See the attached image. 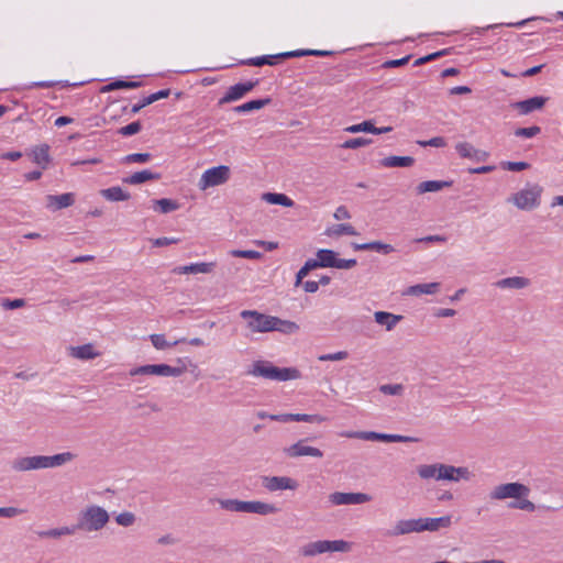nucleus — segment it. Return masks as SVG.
<instances>
[{
    "instance_id": "nucleus-1",
    "label": "nucleus",
    "mask_w": 563,
    "mask_h": 563,
    "mask_svg": "<svg viewBox=\"0 0 563 563\" xmlns=\"http://www.w3.org/2000/svg\"><path fill=\"white\" fill-rule=\"evenodd\" d=\"M254 377H263L275 382H287L300 378V372L295 367H277L269 361H255L246 372Z\"/></svg>"
},
{
    "instance_id": "nucleus-2",
    "label": "nucleus",
    "mask_w": 563,
    "mask_h": 563,
    "mask_svg": "<svg viewBox=\"0 0 563 563\" xmlns=\"http://www.w3.org/2000/svg\"><path fill=\"white\" fill-rule=\"evenodd\" d=\"M109 519L110 516L104 508L90 505L78 514L77 528L85 532L100 531L107 526Z\"/></svg>"
},
{
    "instance_id": "nucleus-3",
    "label": "nucleus",
    "mask_w": 563,
    "mask_h": 563,
    "mask_svg": "<svg viewBox=\"0 0 563 563\" xmlns=\"http://www.w3.org/2000/svg\"><path fill=\"white\" fill-rule=\"evenodd\" d=\"M220 507L232 512H250L262 516L274 515L278 512V508L274 504L260 500L244 501L239 499H220Z\"/></svg>"
},
{
    "instance_id": "nucleus-4",
    "label": "nucleus",
    "mask_w": 563,
    "mask_h": 563,
    "mask_svg": "<svg viewBox=\"0 0 563 563\" xmlns=\"http://www.w3.org/2000/svg\"><path fill=\"white\" fill-rule=\"evenodd\" d=\"M352 543L344 540H318L309 542L300 548L303 556H316L325 552H349Z\"/></svg>"
},
{
    "instance_id": "nucleus-5",
    "label": "nucleus",
    "mask_w": 563,
    "mask_h": 563,
    "mask_svg": "<svg viewBox=\"0 0 563 563\" xmlns=\"http://www.w3.org/2000/svg\"><path fill=\"white\" fill-rule=\"evenodd\" d=\"M240 317L246 320V327L252 333L274 331V317L256 310H242Z\"/></svg>"
},
{
    "instance_id": "nucleus-6",
    "label": "nucleus",
    "mask_w": 563,
    "mask_h": 563,
    "mask_svg": "<svg viewBox=\"0 0 563 563\" xmlns=\"http://www.w3.org/2000/svg\"><path fill=\"white\" fill-rule=\"evenodd\" d=\"M541 192V187L534 185L532 187L519 190L512 195L508 201H511L517 208L521 210H533L540 205Z\"/></svg>"
},
{
    "instance_id": "nucleus-7",
    "label": "nucleus",
    "mask_w": 563,
    "mask_h": 563,
    "mask_svg": "<svg viewBox=\"0 0 563 563\" xmlns=\"http://www.w3.org/2000/svg\"><path fill=\"white\" fill-rule=\"evenodd\" d=\"M530 488L521 483H506L494 487L490 492L489 497L495 500H503L506 498L520 499L528 497Z\"/></svg>"
},
{
    "instance_id": "nucleus-8",
    "label": "nucleus",
    "mask_w": 563,
    "mask_h": 563,
    "mask_svg": "<svg viewBox=\"0 0 563 563\" xmlns=\"http://www.w3.org/2000/svg\"><path fill=\"white\" fill-rule=\"evenodd\" d=\"M230 177V168L225 165L209 168L203 172L199 180V187L207 189L224 184Z\"/></svg>"
},
{
    "instance_id": "nucleus-9",
    "label": "nucleus",
    "mask_w": 563,
    "mask_h": 563,
    "mask_svg": "<svg viewBox=\"0 0 563 563\" xmlns=\"http://www.w3.org/2000/svg\"><path fill=\"white\" fill-rule=\"evenodd\" d=\"M258 85V79L238 82L228 88L224 96L219 100V104L230 103L243 98Z\"/></svg>"
},
{
    "instance_id": "nucleus-10",
    "label": "nucleus",
    "mask_w": 563,
    "mask_h": 563,
    "mask_svg": "<svg viewBox=\"0 0 563 563\" xmlns=\"http://www.w3.org/2000/svg\"><path fill=\"white\" fill-rule=\"evenodd\" d=\"M262 486L268 492L295 490L298 488V482L288 476H263Z\"/></svg>"
},
{
    "instance_id": "nucleus-11",
    "label": "nucleus",
    "mask_w": 563,
    "mask_h": 563,
    "mask_svg": "<svg viewBox=\"0 0 563 563\" xmlns=\"http://www.w3.org/2000/svg\"><path fill=\"white\" fill-rule=\"evenodd\" d=\"M349 437H355L365 441H383V442H400V443H407V442H416L417 439L407 435H400V434H387V433H378L374 431H362L356 432L353 434H350Z\"/></svg>"
},
{
    "instance_id": "nucleus-12",
    "label": "nucleus",
    "mask_w": 563,
    "mask_h": 563,
    "mask_svg": "<svg viewBox=\"0 0 563 563\" xmlns=\"http://www.w3.org/2000/svg\"><path fill=\"white\" fill-rule=\"evenodd\" d=\"M329 500L336 506L360 505L372 500V496L365 493H341L335 492L329 496Z\"/></svg>"
},
{
    "instance_id": "nucleus-13",
    "label": "nucleus",
    "mask_w": 563,
    "mask_h": 563,
    "mask_svg": "<svg viewBox=\"0 0 563 563\" xmlns=\"http://www.w3.org/2000/svg\"><path fill=\"white\" fill-rule=\"evenodd\" d=\"M307 441L308 439L297 441L284 450L285 454L289 457L312 456L321 459L323 456V452L318 448L307 445Z\"/></svg>"
},
{
    "instance_id": "nucleus-14",
    "label": "nucleus",
    "mask_w": 563,
    "mask_h": 563,
    "mask_svg": "<svg viewBox=\"0 0 563 563\" xmlns=\"http://www.w3.org/2000/svg\"><path fill=\"white\" fill-rule=\"evenodd\" d=\"M45 455L18 457L12 462V468L16 472H27L46 468Z\"/></svg>"
},
{
    "instance_id": "nucleus-15",
    "label": "nucleus",
    "mask_w": 563,
    "mask_h": 563,
    "mask_svg": "<svg viewBox=\"0 0 563 563\" xmlns=\"http://www.w3.org/2000/svg\"><path fill=\"white\" fill-rule=\"evenodd\" d=\"M471 473L467 467H455L453 465L440 464L438 481L445 479L459 482L460 479H470Z\"/></svg>"
},
{
    "instance_id": "nucleus-16",
    "label": "nucleus",
    "mask_w": 563,
    "mask_h": 563,
    "mask_svg": "<svg viewBox=\"0 0 563 563\" xmlns=\"http://www.w3.org/2000/svg\"><path fill=\"white\" fill-rule=\"evenodd\" d=\"M412 532H421V523L419 519H402L396 522L394 528L387 532L389 537H398Z\"/></svg>"
},
{
    "instance_id": "nucleus-17",
    "label": "nucleus",
    "mask_w": 563,
    "mask_h": 563,
    "mask_svg": "<svg viewBox=\"0 0 563 563\" xmlns=\"http://www.w3.org/2000/svg\"><path fill=\"white\" fill-rule=\"evenodd\" d=\"M548 98L542 96H536L526 100L517 101L511 104L520 114H529L533 111L540 110L544 107Z\"/></svg>"
},
{
    "instance_id": "nucleus-18",
    "label": "nucleus",
    "mask_w": 563,
    "mask_h": 563,
    "mask_svg": "<svg viewBox=\"0 0 563 563\" xmlns=\"http://www.w3.org/2000/svg\"><path fill=\"white\" fill-rule=\"evenodd\" d=\"M455 150L461 157L474 159L476 162L486 161L489 154L485 151L475 148L468 142H460L455 145Z\"/></svg>"
},
{
    "instance_id": "nucleus-19",
    "label": "nucleus",
    "mask_w": 563,
    "mask_h": 563,
    "mask_svg": "<svg viewBox=\"0 0 563 563\" xmlns=\"http://www.w3.org/2000/svg\"><path fill=\"white\" fill-rule=\"evenodd\" d=\"M46 199V207L53 211H56L73 206L75 202V194L66 192L62 195H48Z\"/></svg>"
},
{
    "instance_id": "nucleus-20",
    "label": "nucleus",
    "mask_w": 563,
    "mask_h": 563,
    "mask_svg": "<svg viewBox=\"0 0 563 563\" xmlns=\"http://www.w3.org/2000/svg\"><path fill=\"white\" fill-rule=\"evenodd\" d=\"M421 532L422 531H438L441 528H449L452 525L451 516H443L438 518H420Z\"/></svg>"
},
{
    "instance_id": "nucleus-21",
    "label": "nucleus",
    "mask_w": 563,
    "mask_h": 563,
    "mask_svg": "<svg viewBox=\"0 0 563 563\" xmlns=\"http://www.w3.org/2000/svg\"><path fill=\"white\" fill-rule=\"evenodd\" d=\"M216 267V263H192L189 265L178 266L174 269L177 274H209Z\"/></svg>"
},
{
    "instance_id": "nucleus-22",
    "label": "nucleus",
    "mask_w": 563,
    "mask_h": 563,
    "mask_svg": "<svg viewBox=\"0 0 563 563\" xmlns=\"http://www.w3.org/2000/svg\"><path fill=\"white\" fill-rule=\"evenodd\" d=\"M354 251H376L383 254H390L395 252L391 244H386L380 241H373L367 243H352Z\"/></svg>"
},
{
    "instance_id": "nucleus-23",
    "label": "nucleus",
    "mask_w": 563,
    "mask_h": 563,
    "mask_svg": "<svg viewBox=\"0 0 563 563\" xmlns=\"http://www.w3.org/2000/svg\"><path fill=\"white\" fill-rule=\"evenodd\" d=\"M530 285V279L521 276L506 277L495 283L500 289H522Z\"/></svg>"
},
{
    "instance_id": "nucleus-24",
    "label": "nucleus",
    "mask_w": 563,
    "mask_h": 563,
    "mask_svg": "<svg viewBox=\"0 0 563 563\" xmlns=\"http://www.w3.org/2000/svg\"><path fill=\"white\" fill-rule=\"evenodd\" d=\"M159 178L161 175L158 173H153L148 169H144L141 172H136L128 177H124L123 183L129 185H140L148 180H158Z\"/></svg>"
},
{
    "instance_id": "nucleus-25",
    "label": "nucleus",
    "mask_w": 563,
    "mask_h": 563,
    "mask_svg": "<svg viewBox=\"0 0 563 563\" xmlns=\"http://www.w3.org/2000/svg\"><path fill=\"white\" fill-rule=\"evenodd\" d=\"M374 319L378 324L384 325L387 331H391L402 319V316L394 314L387 311H376L374 313Z\"/></svg>"
},
{
    "instance_id": "nucleus-26",
    "label": "nucleus",
    "mask_w": 563,
    "mask_h": 563,
    "mask_svg": "<svg viewBox=\"0 0 563 563\" xmlns=\"http://www.w3.org/2000/svg\"><path fill=\"white\" fill-rule=\"evenodd\" d=\"M440 288V283H429V284H417L409 286L404 295L407 296H421V295H432L435 294Z\"/></svg>"
},
{
    "instance_id": "nucleus-27",
    "label": "nucleus",
    "mask_w": 563,
    "mask_h": 563,
    "mask_svg": "<svg viewBox=\"0 0 563 563\" xmlns=\"http://www.w3.org/2000/svg\"><path fill=\"white\" fill-rule=\"evenodd\" d=\"M452 184H453L452 180H426V181L420 183L417 186V192L419 195H422L426 192H437L446 187H451Z\"/></svg>"
},
{
    "instance_id": "nucleus-28",
    "label": "nucleus",
    "mask_w": 563,
    "mask_h": 563,
    "mask_svg": "<svg viewBox=\"0 0 563 563\" xmlns=\"http://www.w3.org/2000/svg\"><path fill=\"white\" fill-rule=\"evenodd\" d=\"M169 95H170V90L169 89H162L159 91L151 93L150 96L144 97L140 102L134 104L132 107V109H131V112L133 114H135V113L140 112V110L143 109L144 107H146L148 104H152V103H154L157 100L167 98Z\"/></svg>"
},
{
    "instance_id": "nucleus-29",
    "label": "nucleus",
    "mask_w": 563,
    "mask_h": 563,
    "mask_svg": "<svg viewBox=\"0 0 563 563\" xmlns=\"http://www.w3.org/2000/svg\"><path fill=\"white\" fill-rule=\"evenodd\" d=\"M318 267H335L336 253L329 249H321L317 252V258L314 260Z\"/></svg>"
},
{
    "instance_id": "nucleus-30",
    "label": "nucleus",
    "mask_w": 563,
    "mask_h": 563,
    "mask_svg": "<svg viewBox=\"0 0 563 563\" xmlns=\"http://www.w3.org/2000/svg\"><path fill=\"white\" fill-rule=\"evenodd\" d=\"M165 364H147L134 367L130 371V376L137 375H157L164 376Z\"/></svg>"
},
{
    "instance_id": "nucleus-31",
    "label": "nucleus",
    "mask_w": 563,
    "mask_h": 563,
    "mask_svg": "<svg viewBox=\"0 0 563 563\" xmlns=\"http://www.w3.org/2000/svg\"><path fill=\"white\" fill-rule=\"evenodd\" d=\"M100 195L109 201H125L131 197L128 191L123 190L119 186L102 189L100 190Z\"/></svg>"
},
{
    "instance_id": "nucleus-32",
    "label": "nucleus",
    "mask_w": 563,
    "mask_h": 563,
    "mask_svg": "<svg viewBox=\"0 0 563 563\" xmlns=\"http://www.w3.org/2000/svg\"><path fill=\"white\" fill-rule=\"evenodd\" d=\"M415 163V158L411 156H387L382 159L380 164L384 167H410Z\"/></svg>"
},
{
    "instance_id": "nucleus-33",
    "label": "nucleus",
    "mask_w": 563,
    "mask_h": 563,
    "mask_svg": "<svg viewBox=\"0 0 563 563\" xmlns=\"http://www.w3.org/2000/svg\"><path fill=\"white\" fill-rule=\"evenodd\" d=\"M272 102L271 98L250 100L243 104L236 106L233 110L236 113H245L260 110Z\"/></svg>"
},
{
    "instance_id": "nucleus-34",
    "label": "nucleus",
    "mask_w": 563,
    "mask_h": 563,
    "mask_svg": "<svg viewBox=\"0 0 563 563\" xmlns=\"http://www.w3.org/2000/svg\"><path fill=\"white\" fill-rule=\"evenodd\" d=\"M274 331H278L283 334H295L299 331V325L290 320H284L278 317H274Z\"/></svg>"
},
{
    "instance_id": "nucleus-35",
    "label": "nucleus",
    "mask_w": 563,
    "mask_h": 563,
    "mask_svg": "<svg viewBox=\"0 0 563 563\" xmlns=\"http://www.w3.org/2000/svg\"><path fill=\"white\" fill-rule=\"evenodd\" d=\"M75 455L71 452H63L52 456H45L46 468H53L62 466L71 460H74Z\"/></svg>"
},
{
    "instance_id": "nucleus-36",
    "label": "nucleus",
    "mask_w": 563,
    "mask_h": 563,
    "mask_svg": "<svg viewBox=\"0 0 563 563\" xmlns=\"http://www.w3.org/2000/svg\"><path fill=\"white\" fill-rule=\"evenodd\" d=\"M263 199L268 203L284 207H292L295 205L294 200L284 194L267 192L263 195Z\"/></svg>"
},
{
    "instance_id": "nucleus-37",
    "label": "nucleus",
    "mask_w": 563,
    "mask_h": 563,
    "mask_svg": "<svg viewBox=\"0 0 563 563\" xmlns=\"http://www.w3.org/2000/svg\"><path fill=\"white\" fill-rule=\"evenodd\" d=\"M142 84L140 81L132 80H122L117 79L102 88V92H109L118 89H135L139 88Z\"/></svg>"
},
{
    "instance_id": "nucleus-38",
    "label": "nucleus",
    "mask_w": 563,
    "mask_h": 563,
    "mask_svg": "<svg viewBox=\"0 0 563 563\" xmlns=\"http://www.w3.org/2000/svg\"><path fill=\"white\" fill-rule=\"evenodd\" d=\"M71 355L79 360H91L98 356V353L93 351L92 344H84L71 347Z\"/></svg>"
},
{
    "instance_id": "nucleus-39",
    "label": "nucleus",
    "mask_w": 563,
    "mask_h": 563,
    "mask_svg": "<svg viewBox=\"0 0 563 563\" xmlns=\"http://www.w3.org/2000/svg\"><path fill=\"white\" fill-rule=\"evenodd\" d=\"M277 56L276 55H263L258 57L249 58L246 60H242L241 64L249 66L261 67L264 65H276Z\"/></svg>"
},
{
    "instance_id": "nucleus-40",
    "label": "nucleus",
    "mask_w": 563,
    "mask_h": 563,
    "mask_svg": "<svg viewBox=\"0 0 563 563\" xmlns=\"http://www.w3.org/2000/svg\"><path fill=\"white\" fill-rule=\"evenodd\" d=\"M150 340H151L153 346L155 349H157V350H165V349L175 346L178 343H181V342L186 341L185 339H179V340H176L174 342H168V341H166L164 334H151L150 335Z\"/></svg>"
},
{
    "instance_id": "nucleus-41",
    "label": "nucleus",
    "mask_w": 563,
    "mask_h": 563,
    "mask_svg": "<svg viewBox=\"0 0 563 563\" xmlns=\"http://www.w3.org/2000/svg\"><path fill=\"white\" fill-rule=\"evenodd\" d=\"M187 358H178L177 363L179 366H170L165 364L164 376L166 377H179L187 371Z\"/></svg>"
},
{
    "instance_id": "nucleus-42",
    "label": "nucleus",
    "mask_w": 563,
    "mask_h": 563,
    "mask_svg": "<svg viewBox=\"0 0 563 563\" xmlns=\"http://www.w3.org/2000/svg\"><path fill=\"white\" fill-rule=\"evenodd\" d=\"M327 234L341 236L344 234L345 235H356L357 232H356L355 228L353 225H351L350 223H340V224H334L332 228H330L327 231Z\"/></svg>"
},
{
    "instance_id": "nucleus-43",
    "label": "nucleus",
    "mask_w": 563,
    "mask_h": 563,
    "mask_svg": "<svg viewBox=\"0 0 563 563\" xmlns=\"http://www.w3.org/2000/svg\"><path fill=\"white\" fill-rule=\"evenodd\" d=\"M49 146L46 144H43L41 146H37L33 151V159L36 164L42 165L43 168L48 164L49 162Z\"/></svg>"
},
{
    "instance_id": "nucleus-44",
    "label": "nucleus",
    "mask_w": 563,
    "mask_h": 563,
    "mask_svg": "<svg viewBox=\"0 0 563 563\" xmlns=\"http://www.w3.org/2000/svg\"><path fill=\"white\" fill-rule=\"evenodd\" d=\"M440 472V464H426L418 467V474L423 479L435 478Z\"/></svg>"
},
{
    "instance_id": "nucleus-45",
    "label": "nucleus",
    "mask_w": 563,
    "mask_h": 563,
    "mask_svg": "<svg viewBox=\"0 0 563 563\" xmlns=\"http://www.w3.org/2000/svg\"><path fill=\"white\" fill-rule=\"evenodd\" d=\"M154 205L158 208V211L162 213H169L179 208L177 201L167 198L154 200Z\"/></svg>"
},
{
    "instance_id": "nucleus-46",
    "label": "nucleus",
    "mask_w": 563,
    "mask_h": 563,
    "mask_svg": "<svg viewBox=\"0 0 563 563\" xmlns=\"http://www.w3.org/2000/svg\"><path fill=\"white\" fill-rule=\"evenodd\" d=\"M151 158H152L151 153H132V154L124 156L122 158L121 163H123V164H133V163L145 164V163L150 162Z\"/></svg>"
},
{
    "instance_id": "nucleus-47",
    "label": "nucleus",
    "mask_w": 563,
    "mask_h": 563,
    "mask_svg": "<svg viewBox=\"0 0 563 563\" xmlns=\"http://www.w3.org/2000/svg\"><path fill=\"white\" fill-rule=\"evenodd\" d=\"M319 268L314 262V260H308L303 266L296 274L295 285L299 286L302 283V279L309 274L310 271Z\"/></svg>"
},
{
    "instance_id": "nucleus-48",
    "label": "nucleus",
    "mask_w": 563,
    "mask_h": 563,
    "mask_svg": "<svg viewBox=\"0 0 563 563\" xmlns=\"http://www.w3.org/2000/svg\"><path fill=\"white\" fill-rule=\"evenodd\" d=\"M541 133V128L538 125H532L529 128H518L514 131L515 136L532 139Z\"/></svg>"
},
{
    "instance_id": "nucleus-49",
    "label": "nucleus",
    "mask_w": 563,
    "mask_h": 563,
    "mask_svg": "<svg viewBox=\"0 0 563 563\" xmlns=\"http://www.w3.org/2000/svg\"><path fill=\"white\" fill-rule=\"evenodd\" d=\"M346 132L350 133H360V132H366L372 133L375 131V126L371 120L363 121L358 124L350 125L345 129Z\"/></svg>"
},
{
    "instance_id": "nucleus-50",
    "label": "nucleus",
    "mask_w": 563,
    "mask_h": 563,
    "mask_svg": "<svg viewBox=\"0 0 563 563\" xmlns=\"http://www.w3.org/2000/svg\"><path fill=\"white\" fill-rule=\"evenodd\" d=\"M508 507L511 509H520L526 511L536 510V505L529 499H527V497H522L520 499H516L515 501L509 503Z\"/></svg>"
},
{
    "instance_id": "nucleus-51",
    "label": "nucleus",
    "mask_w": 563,
    "mask_h": 563,
    "mask_svg": "<svg viewBox=\"0 0 563 563\" xmlns=\"http://www.w3.org/2000/svg\"><path fill=\"white\" fill-rule=\"evenodd\" d=\"M372 143V140L371 139H365V137H354V139H349L346 140L343 144H342V147L343 148H349V150H355V148H358V147H363V146H367Z\"/></svg>"
},
{
    "instance_id": "nucleus-52",
    "label": "nucleus",
    "mask_w": 563,
    "mask_h": 563,
    "mask_svg": "<svg viewBox=\"0 0 563 563\" xmlns=\"http://www.w3.org/2000/svg\"><path fill=\"white\" fill-rule=\"evenodd\" d=\"M292 421H305L310 423H321L325 420L320 415H307V413H292Z\"/></svg>"
},
{
    "instance_id": "nucleus-53",
    "label": "nucleus",
    "mask_w": 563,
    "mask_h": 563,
    "mask_svg": "<svg viewBox=\"0 0 563 563\" xmlns=\"http://www.w3.org/2000/svg\"><path fill=\"white\" fill-rule=\"evenodd\" d=\"M230 255L249 260H260L263 256L262 253L253 250H232L230 251Z\"/></svg>"
},
{
    "instance_id": "nucleus-54",
    "label": "nucleus",
    "mask_w": 563,
    "mask_h": 563,
    "mask_svg": "<svg viewBox=\"0 0 563 563\" xmlns=\"http://www.w3.org/2000/svg\"><path fill=\"white\" fill-rule=\"evenodd\" d=\"M135 515L130 511H123L115 517V522L122 527H130L135 522Z\"/></svg>"
},
{
    "instance_id": "nucleus-55",
    "label": "nucleus",
    "mask_w": 563,
    "mask_h": 563,
    "mask_svg": "<svg viewBox=\"0 0 563 563\" xmlns=\"http://www.w3.org/2000/svg\"><path fill=\"white\" fill-rule=\"evenodd\" d=\"M141 130H142L141 122L134 121V122L129 123L125 126H122L119 130V134H121L123 136H131V135L137 134Z\"/></svg>"
},
{
    "instance_id": "nucleus-56",
    "label": "nucleus",
    "mask_w": 563,
    "mask_h": 563,
    "mask_svg": "<svg viewBox=\"0 0 563 563\" xmlns=\"http://www.w3.org/2000/svg\"><path fill=\"white\" fill-rule=\"evenodd\" d=\"M379 390L384 395L397 396L404 391V386L401 384H385L379 387Z\"/></svg>"
},
{
    "instance_id": "nucleus-57",
    "label": "nucleus",
    "mask_w": 563,
    "mask_h": 563,
    "mask_svg": "<svg viewBox=\"0 0 563 563\" xmlns=\"http://www.w3.org/2000/svg\"><path fill=\"white\" fill-rule=\"evenodd\" d=\"M529 164L526 162H503L501 168L510 172H521L529 168Z\"/></svg>"
},
{
    "instance_id": "nucleus-58",
    "label": "nucleus",
    "mask_w": 563,
    "mask_h": 563,
    "mask_svg": "<svg viewBox=\"0 0 563 563\" xmlns=\"http://www.w3.org/2000/svg\"><path fill=\"white\" fill-rule=\"evenodd\" d=\"M421 147L432 146V147H444L446 145V141L442 136H435L427 141H418L417 142Z\"/></svg>"
},
{
    "instance_id": "nucleus-59",
    "label": "nucleus",
    "mask_w": 563,
    "mask_h": 563,
    "mask_svg": "<svg viewBox=\"0 0 563 563\" xmlns=\"http://www.w3.org/2000/svg\"><path fill=\"white\" fill-rule=\"evenodd\" d=\"M347 356H349V354L346 351H339L335 353L321 354L318 356V360L321 362L342 361V360H345Z\"/></svg>"
},
{
    "instance_id": "nucleus-60",
    "label": "nucleus",
    "mask_w": 563,
    "mask_h": 563,
    "mask_svg": "<svg viewBox=\"0 0 563 563\" xmlns=\"http://www.w3.org/2000/svg\"><path fill=\"white\" fill-rule=\"evenodd\" d=\"M1 306L8 310L19 309V308H22L25 306V300L22 298H16V299L5 298L2 300Z\"/></svg>"
},
{
    "instance_id": "nucleus-61",
    "label": "nucleus",
    "mask_w": 563,
    "mask_h": 563,
    "mask_svg": "<svg viewBox=\"0 0 563 563\" xmlns=\"http://www.w3.org/2000/svg\"><path fill=\"white\" fill-rule=\"evenodd\" d=\"M25 510L16 507H0V517L13 518L24 514Z\"/></svg>"
},
{
    "instance_id": "nucleus-62",
    "label": "nucleus",
    "mask_w": 563,
    "mask_h": 563,
    "mask_svg": "<svg viewBox=\"0 0 563 563\" xmlns=\"http://www.w3.org/2000/svg\"><path fill=\"white\" fill-rule=\"evenodd\" d=\"M411 58V55H407L399 59H389L383 64V68H397L406 65Z\"/></svg>"
},
{
    "instance_id": "nucleus-63",
    "label": "nucleus",
    "mask_w": 563,
    "mask_h": 563,
    "mask_svg": "<svg viewBox=\"0 0 563 563\" xmlns=\"http://www.w3.org/2000/svg\"><path fill=\"white\" fill-rule=\"evenodd\" d=\"M179 241H180V239H178V238H166V236H163V238L155 239L153 241V245L157 246V247H162V246H166V245H169V244H176Z\"/></svg>"
},
{
    "instance_id": "nucleus-64",
    "label": "nucleus",
    "mask_w": 563,
    "mask_h": 563,
    "mask_svg": "<svg viewBox=\"0 0 563 563\" xmlns=\"http://www.w3.org/2000/svg\"><path fill=\"white\" fill-rule=\"evenodd\" d=\"M335 267L334 268H339V269H350L352 267H354L357 262L355 258H349V260H340V258H336V263H335Z\"/></svg>"
}]
</instances>
